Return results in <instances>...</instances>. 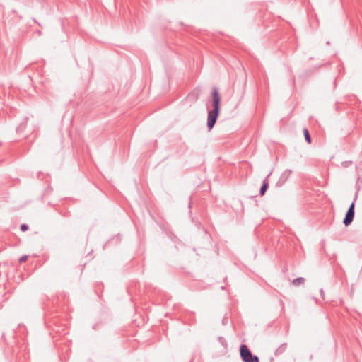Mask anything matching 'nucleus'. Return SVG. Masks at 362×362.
Wrapping results in <instances>:
<instances>
[{
    "instance_id": "obj_1",
    "label": "nucleus",
    "mask_w": 362,
    "mask_h": 362,
    "mask_svg": "<svg viewBox=\"0 0 362 362\" xmlns=\"http://www.w3.org/2000/svg\"><path fill=\"white\" fill-rule=\"evenodd\" d=\"M212 107L213 109L209 110L207 116V128L211 131L214 127L221 111V95L216 87L212 89Z\"/></svg>"
},
{
    "instance_id": "obj_2",
    "label": "nucleus",
    "mask_w": 362,
    "mask_h": 362,
    "mask_svg": "<svg viewBox=\"0 0 362 362\" xmlns=\"http://www.w3.org/2000/svg\"><path fill=\"white\" fill-rule=\"evenodd\" d=\"M240 356L243 362H260L259 357L253 355L246 344L240 345Z\"/></svg>"
},
{
    "instance_id": "obj_3",
    "label": "nucleus",
    "mask_w": 362,
    "mask_h": 362,
    "mask_svg": "<svg viewBox=\"0 0 362 362\" xmlns=\"http://www.w3.org/2000/svg\"><path fill=\"white\" fill-rule=\"evenodd\" d=\"M356 197H357V196L356 195V197H355L354 202L349 206V207L345 214V217L343 220V223L346 226H349L354 220V214H355V212H354L355 201L356 200Z\"/></svg>"
},
{
    "instance_id": "obj_4",
    "label": "nucleus",
    "mask_w": 362,
    "mask_h": 362,
    "mask_svg": "<svg viewBox=\"0 0 362 362\" xmlns=\"http://www.w3.org/2000/svg\"><path fill=\"white\" fill-rule=\"evenodd\" d=\"M270 175H271V173L264 179V180L262 182V186L259 189V194L261 196H264L265 194V193L269 187V177L270 176Z\"/></svg>"
},
{
    "instance_id": "obj_5",
    "label": "nucleus",
    "mask_w": 362,
    "mask_h": 362,
    "mask_svg": "<svg viewBox=\"0 0 362 362\" xmlns=\"http://www.w3.org/2000/svg\"><path fill=\"white\" fill-rule=\"evenodd\" d=\"M287 344L286 343H284L281 344L275 351L274 354L276 356H279L282 354L286 349Z\"/></svg>"
},
{
    "instance_id": "obj_6",
    "label": "nucleus",
    "mask_w": 362,
    "mask_h": 362,
    "mask_svg": "<svg viewBox=\"0 0 362 362\" xmlns=\"http://www.w3.org/2000/svg\"><path fill=\"white\" fill-rule=\"evenodd\" d=\"M305 279L303 277H298L293 280L292 284L295 286H298L300 284H303Z\"/></svg>"
},
{
    "instance_id": "obj_7",
    "label": "nucleus",
    "mask_w": 362,
    "mask_h": 362,
    "mask_svg": "<svg viewBox=\"0 0 362 362\" xmlns=\"http://www.w3.org/2000/svg\"><path fill=\"white\" fill-rule=\"evenodd\" d=\"M303 134H304V137H305V141L308 143V144H311L312 142V139H311V136H310V134L309 133V131L307 128H304L303 130Z\"/></svg>"
},
{
    "instance_id": "obj_8",
    "label": "nucleus",
    "mask_w": 362,
    "mask_h": 362,
    "mask_svg": "<svg viewBox=\"0 0 362 362\" xmlns=\"http://www.w3.org/2000/svg\"><path fill=\"white\" fill-rule=\"evenodd\" d=\"M291 172L290 171H284L280 177H281V180L284 181H286L290 175Z\"/></svg>"
},
{
    "instance_id": "obj_9",
    "label": "nucleus",
    "mask_w": 362,
    "mask_h": 362,
    "mask_svg": "<svg viewBox=\"0 0 362 362\" xmlns=\"http://www.w3.org/2000/svg\"><path fill=\"white\" fill-rule=\"evenodd\" d=\"M21 230L23 232H25L28 230V226L25 223H23L21 225Z\"/></svg>"
},
{
    "instance_id": "obj_10",
    "label": "nucleus",
    "mask_w": 362,
    "mask_h": 362,
    "mask_svg": "<svg viewBox=\"0 0 362 362\" xmlns=\"http://www.w3.org/2000/svg\"><path fill=\"white\" fill-rule=\"evenodd\" d=\"M28 255H23L22 257H21V258L19 259V262H25L27 259H28Z\"/></svg>"
},
{
    "instance_id": "obj_11",
    "label": "nucleus",
    "mask_w": 362,
    "mask_h": 362,
    "mask_svg": "<svg viewBox=\"0 0 362 362\" xmlns=\"http://www.w3.org/2000/svg\"><path fill=\"white\" fill-rule=\"evenodd\" d=\"M284 182H285V181L281 180V177H280L279 180H278V182H276V186L281 187L284 185Z\"/></svg>"
},
{
    "instance_id": "obj_12",
    "label": "nucleus",
    "mask_w": 362,
    "mask_h": 362,
    "mask_svg": "<svg viewBox=\"0 0 362 362\" xmlns=\"http://www.w3.org/2000/svg\"><path fill=\"white\" fill-rule=\"evenodd\" d=\"M284 182H285V181L281 180V177H280L279 180H278V182H276V186L281 187L284 185Z\"/></svg>"
},
{
    "instance_id": "obj_13",
    "label": "nucleus",
    "mask_w": 362,
    "mask_h": 362,
    "mask_svg": "<svg viewBox=\"0 0 362 362\" xmlns=\"http://www.w3.org/2000/svg\"><path fill=\"white\" fill-rule=\"evenodd\" d=\"M25 128V124H21L19 127H17V131H21Z\"/></svg>"
},
{
    "instance_id": "obj_14",
    "label": "nucleus",
    "mask_w": 362,
    "mask_h": 362,
    "mask_svg": "<svg viewBox=\"0 0 362 362\" xmlns=\"http://www.w3.org/2000/svg\"><path fill=\"white\" fill-rule=\"evenodd\" d=\"M4 337H5V334H4V333H3V334H2V338H4Z\"/></svg>"
}]
</instances>
